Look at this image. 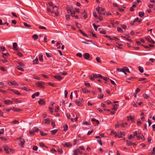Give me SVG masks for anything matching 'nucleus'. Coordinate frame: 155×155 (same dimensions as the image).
Here are the masks:
<instances>
[{
    "label": "nucleus",
    "instance_id": "nucleus-24",
    "mask_svg": "<svg viewBox=\"0 0 155 155\" xmlns=\"http://www.w3.org/2000/svg\"><path fill=\"white\" fill-rule=\"evenodd\" d=\"M121 37L122 38H125V39H126V40L130 41H132V40H131L130 38L129 37H127L125 36H121Z\"/></svg>",
    "mask_w": 155,
    "mask_h": 155
},
{
    "label": "nucleus",
    "instance_id": "nucleus-50",
    "mask_svg": "<svg viewBox=\"0 0 155 155\" xmlns=\"http://www.w3.org/2000/svg\"><path fill=\"white\" fill-rule=\"evenodd\" d=\"M39 28L41 29H46V27L44 26H43L41 25H40L38 27Z\"/></svg>",
    "mask_w": 155,
    "mask_h": 155
},
{
    "label": "nucleus",
    "instance_id": "nucleus-21",
    "mask_svg": "<svg viewBox=\"0 0 155 155\" xmlns=\"http://www.w3.org/2000/svg\"><path fill=\"white\" fill-rule=\"evenodd\" d=\"M139 16L142 18L143 17L144 15V13L143 12H139L138 13Z\"/></svg>",
    "mask_w": 155,
    "mask_h": 155
},
{
    "label": "nucleus",
    "instance_id": "nucleus-20",
    "mask_svg": "<svg viewBox=\"0 0 155 155\" xmlns=\"http://www.w3.org/2000/svg\"><path fill=\"white\" fill-rule=\"evenodd\" d=\"M43 54L42 53H40L39 55V60L40 61H43Z\"/></svg>",
    "mask_w": 155,
    "mask_h": 155
},
{
    "label": "nucleus",
    "instance_id": "nucleus-45",
    "mask_svg": "<svg viewBox=\"0 0 155 155\" xmlns=\"http://www.w3.org/2000/svg\"><path fill=\"white\" fill-rule=\"evenodd\" d=\"M34 132L33 131V130H30L29 131V133H30V134L31 135H34Z\"/></svg>",
    "mask_w": 155,
    "mask_h": 155
},
{
    "label": "nucleus",
    "instance_id": "nucleus-53",
    "mask_svg": "<svg viewBox=\"0 0 155 155\" xmlns=\"http://www.w3.org/2000/svg\"><path fill=\"white\" fill-rule=\"evenodd\" d=\"M100 8L99 7H98V8H97L96 9V10L97 11L98 13L99 14H101V12L100 11Z\"/></svg>",
    "mask_w": 155,
    "mask_h": 155
},
{
    "label": "nucleus",
    "instance_id": "nucleus-8",
    "mask_svg": "<svg viewBox=\"0 0 155 155\" xmlns=\"http://www.w3.org/2000/svg\"><path fill=\"white\" fill-rule=\"evenodd\" d=\"M9 83L11 84V85H12L16 86H18V84L15 81H11L9 82Z\"/></svg>",
    "mask_w": 155,
    "mask_h": 155
},
{
    "label": "nucleus",
    "instance_id": "nucleus-48",
    "mask_svg": "<svg viewBox=\"0 0 155 155\" xmlns=\"http://www.w3.org/2000/svg\"><path fill=\"white\" fill-rule=\"evenodd\" d=\"M2 54V57L4 58H5L4 56H9V54L8 53H3Z\"/></svg>",
    "mask_w": 155,
    "mask_h": 155
},
{
    "label": "nucleus",
    "instance_id": "nucleus-39",
    "mask_svg": "<svg viewBox=\"0 0 155 155\" xmlns=\"http://www.w3.org/2000/svg\"><path fill=\"white\" fill-rule=\"evenodd\" d=\"M75 103H76V104L77 105L81 106L82 105V104L81 103L80 101H75Z\"/></svg>",
    "mask_w": 155,
    "mask_h": 155
},
{
    "label": "nucleus",
    "instance_id": "nucleus-26",
    "mask_svg": "<svg viewBox=\"0 0 155 155\" xmlns=\"http://www.w3.org/2000/svg\"><path fill=\"white\" fill-rule=\"evenodd\" d=\"M79 31L84 36L86 37H87V35L84 33L82 30L81 29L79 30Z\"/></svg>",
    "mask_w": 155,
    "mask_h": 155
},
{
    "label": "nucleus",
    "instance_id": "nucleus-1",
    "mask_svg": "<svg viewBox=\"0 0 155 155\" xmlns=\"http://www.w3.org/2000/svg\"><path fill=\"white\" fill-rule=\"evenodd\" d=\"M35 84H36V86L38 87L41 88H43L44 87V85L45 84V83L43 82H39L38 81H36Z\"/></svg>",
    "mask_w": 155,
    "mask_h": 155
},
{
    "label": "nucleus",
    "instance_id": "nucleus-43",
    "mask_svg": "<svg viewBox=\"0 0 155 155\" xmlns=\"http://www.w3.org/2000/svg\"><path fill=\"white\" fill-rule=\"evenodd\" d=\"M23 24L25 26L27 27V28H29L31 27V25H30L28 24L25 22H24Z\"/></svg>",
    "mask_w": 155,
    "mask_h": 155
},
{
    "label": "nucleus",
    "instance_id": "nucleus-56",
    "mask_svg": "<svg viewBox=\"0 0 155 155\" xmlns=\"http://www.w3.org/2000/svg\"><path fill=\"white\" fill-rule=\"evenodd\" d=\"M51 125L53 127H54L55 126V122L54 121H52L51 123Z\"/></svg>",
    "mask_w": 155,
    "mask_h": 155
},
{
    "label": "nucleus",
    "instance_id": "nucleus-63",
    "mask_svg": "<svg viewBox=\"0 0 155 155\" xmlns=\"http://www.w3.org/2000/svg\"><path fill=\"white\" fill-rule=\"evenodd\" d=\"M33 150L36 151L38 149V147L37 146H34L33 147Z\"/></svg>",
    "mask_w": 155,
    "mask_h": 155
},
{
    "label": "nucleus",
    "instance_id": "nucleus-35",
    "mask_svg": "<svg viewBox=\"0 0 155 155\" xmlns=\"http://www.w3.org/2000/svg\"><path fill=\"white\" fill-rule=\"evenodd\" d=\"M16 67L18 70H20V71H24V69L23 68H21V67H20L19 66H17Z\"/></svg>",
    "mask_w": 155,
    "mask_h": 155
},
{
    "label": "nucleus",
    "instance_id": "nucleus-3",
    "mask_svg": "<svg viewBox=\"0 0 155 155\" xmlns=\"http://www.w3.org/2000/svg\"><path fill=\"white\" fill-rule=\"evenodd\" d=\"M50 121L49 119H45L42 122L41 124H50Z\"/></svg>",
    "mask_w": 155,
    "mask_h": 155
},
{
    "label": "nucleus",
    "instance_id": "nucleus-44",
    "mask_svg": "<svg viewBox=\"0 0 155 155\" xmlns=\"http://www.w3.org/2000/svg\"><path fill=\"white\" fill-rule=\"evenodd\" d=\"M73 155H77L78 152V151H77V149H76L74 150L73 151Z\"/></svg>",
    "mask_w": 155,
    "mask_h": 155
},
{
    "label": "nucleus",
    "instance_id": "nucleus-32",
    "mask_svg": "<svg viewBox=\"0 0 155 155\" xmlns=\"http://www.w3.org/2000/svg\"><path fill=\"white\" fill-rule=\"evenodd\" d=\"M12 123L13 124H19V121L16 120L13 121Z\"/></svg>",
    "mask_w": 155,
    "mask_h": 155
},
{
    "label": "nucleus",
    "instance_id": "nucleus-9",
    "mask_svg": "<svg viewBox=\"0 0 155 155\" xmlns=\"http://www.w3.org/2000/svg\"><path fill=\"white\" fill-rule=\"evenodd\" d=\"M11 91H12L13 92H14L15 94L18 95H21V94L19 92L17 91L16 90H14V89H11Z\"/></svg>",
    "mask_w": 155,
    "mask_h": 155
},
{
    "label": "nucleus",
    "instance_id": "nucleus-38",
    "mask_svg": "<svg viewBox=\"0 0 155 155\" xmlns=\"http://www.w3.org/2000/svg\"><path fill=\"white\" fill-rule=\"evenodd\" d=\"M61 44V42H58L56 44V46L57 47V48L58 49H60V45Z\"/></svg>",
    "mask_w": 155,
    "mask_h": 155
},
{
    "label": "nucleus",
    "instance_id": "nucleus-58",
    "mask_svg": "<svg viewBox=\"0 0 155 155\" xmlns=\"http://www.w3.org/2000/svg\"><path fill=\"white\" fill-rule=\"evenodd\" d=\"M49 110L50 111L51 114H52L53 112V109L51 107H49Z\"/></svg>",
    "mask_w": 155,
    "mask_h": 155
},
{
    "label": "nucleus",
    "instance_id": "nucleus-15",
    "mask_svg": "<svg viewBox=\"0 0 155 155\" xmlns=\"http://www.w3.org/2000/svg\"><path fill=\"white\" fill-rule=\"evenodd\" d=\"M82 91L84 93H87L89 92V91L86 88L82 89Z\"/></svg>",
    "mask_w": 155,
    "mask_h": 155
},
{
    "label": "nucleus",
    "instance_id": "nucleus-57",
    "mask_svg": "<svg viewBox=\"0 0 155 155\" xmlns=\"http://www.w3.org/2000/svg\"><path fill=\"white\" fill-rule=\"evenodd\" d=\"M68 94V92L67 90H65L64 91V96L65 97H67Z\"/></svg>",
    "mask_w": 155,
    "mask_h": 155
},
{
    "label": "nucleus",
    "instance_id": "nucleus-30",
    "mask_svg": "<svg viewBox=\"0 0 155 155\" xmlns=\"http://www.w3.org/2000/svg\"><path fill=\"white\" fill-rule=\"evenodd\" d=\"M32 130L34 132H37L39 131L38 128L35 127H34Z\"/></svg>",
    "mask_w": 155,
    "mask_h": 155
},
{
    "label": "nucleus",
    "instance_id": "nucleus-2",
    "mask_svg": "<svg viewBox=\"0 0 155 155\" xmlns=\"http://www.w3.org/2000/svg\"><path fill=\"white\" fill-rule=\"evenodd\" d=\"M62 145L64 147H69L72 146L70 142H64L62 143Z\"/></svg>",
    "mask_w": 155,
    "mask_h": 155
},
{
    "label": "nucleus",
    "instance_id": "nucleus-33",
    "mask_svg": "<svg viewBox=\"0 0 155 155\" xmlns=\"http://www.w3.org/2000/svg\"><path fill=\"white\" fill-rule=\"evenodd\" d=\"M40 134L42 136H45L47 135V134L43 132V131H40Z\"/></svg>",
    "mask_w": 155,
    "mask_h": 155
},
{
    "label": "nucleus",
    "instance_id": "nucleus-62",
    "mask_svg": "<svg viewBox=\"0 0 155 155\" xmlns=\"http://www.w3.org/2000/svg\"><path fill=\"white\" fill-rule=\"evenodd\" d=\"M93 74H91L90 76H89V78L91 80V81H93L94 80L93 78Z\"/></svg>",
    "mask_w": 155,
    "mask_h": 155
},
{
    "label": "nucleus",
    "instance_id": "nucleus-14",
    "mask_svg": "<svg viewBox=\"0 0 155 155\" xmlns=\"http://www.w3.org/2000/svg\"><path fill=\"white\" fill-rule=\"evenodd\" d=\"M12 100L13 101H14L16 103H21V101L20 100H18L17 99H15L14 98H12Z\"/></svg>",
    "mask_w": 155,
    "mask_h": 155
},
{
    "label": "nucleus",
    "instance_id": "nucleus-59",
    "mask_svg": "<svg viewBox=\"0 0 155 155\" xmlns=\"http://www.w3.org/2000/svg\"><path fill=\"white\" fill-rule=\"evenodd\" d=\"M85 85L87 87H90V85L89 83H85Z\"/></svg>",
    "mask_w": 155,
    "mask_h": 155
},
{
    "label": "nucleus",
    "instance_id": "nucleus-47",
    "mask_svg": "<svg viewBox=\"0 0 155 155\" xmlns=\"http://www.w3.org/2000/svg\"><path fill=\"white\" fill-rule=\"evenodd\" d=\"M143 97L144 98H145V99H147L149 97V96H148V95L146 94H143Z\"/></svg>",
    "mask_w": 155,
    "mask_h": 155
},
{
    "label": "nucleus",
    "instance_id": "nucleus-22",
    "mask_svg": "<svg viewBox=\"0 0 155 155\" xmlns=\"http://www.w3.org/2000/svg\"><path fill=\"white\" fill-rule=\"evenodd\" d=\"M63 127L64 128V130L65 131H66L68 129V126L67 124H65L63 126Z\"/></svg>",
    "mask_w": 155,
    "mask_h": 155
},
{
    "label": "nucleus",
    "instance_id": "nucleus-55",
    "mask_svg": "<svg viewBox=\"0 0 155 155\" xmlns=\"http://www.w3.org/2000/svg\"><path fill=\"white\" fill-rule=\"evenodd\" d=\"M119 40V39L116 37H113L112 40H115V41H117Z\"/></svg>",
    "mask_w": 155,
    "mask_h": 155
},
{
    "label": "nucleus",
    "instance_id": "nucleus-6",
    "mask_svg": "<svg viewBox=\"0 0 155 155\" xmlns=\"http://www.w3.org/2000/svg\"><path fill=\"white\" fill-rule=\"evenodd\" d=\"M127 119L128 120H131L132 122H134L135 121V118L134 117H132L131 116H129L127 117Z\"/></svg>",
    "mask_w": 155,
    "mask_h": 155
},
{
    "label": "nucleus",
    "instance_id": "nucleus-54",
    "mask_svg": "<svg viewBox=\"0 0 155 155\" xmlns=\"http://www.w3.org/2000/svg\"><path fill=\"white\" fill-rule=\"evenodd\" d=\"M132 104L135 107H137V105L135 104V102L134 101H132Z\"/></svg>",
    "mask_w": 155,
    "mask_h": 155
},
{
    "label": "nucleus",
    "instance_id": "nucleus-23",
    "mask_svg": "<svg viewBox=\"0 0 155 155\" xmlns=\"http://www.w3.org/2000/svg\"><path fill=\"white\" fill-rule=\"evenodd\" d=\"M32 38L35 40H37L38 38V36L37 34H34L32 36Z\"/></svg>",
    "mask_w": 155,
    "mask_h": 155
},
{
    "label": "nucleus",
    "instance_id": "nucleus-60",
    "mask_svg": "<svg viewBox=\"0 0 155 155\" xmlns=\"http://www.w3.org/2000/svg\"><path fill=\"white\" fill-rule=\"evenodd\" d=\"M93 77L94 78H98V75L95 74H93Z\"/></svg>",
    "mask_w": 155,
    "mask_h": 155
},
{
    "label": "nucleus",
    "instance_id": "nucleus-16",
    "mask_svg": "<svg viewBox=\"0 0 155 155\" xmlns=\"http://www.w3.org/2000/svg\"><path fill=\"white\" fill-rule=\"evenodd\" d=\"M38 103L40 105H44L45 104V102L43 100L41 99L38 102Z\"/></svg>",
    "mask_w": 155,
    "mask_h": 155
},
{
    "label": "nucleus",
    "instance_id": "nucleus-13",
    "mask_svg": "<svg viewBox=\"0 0 155 155\" xmlns=\"http://www.w3.org/2000/svg\"><path fill=\"white\" fill-rule=\"evenodd\" d=\"M11 110L16 112H19L21 110V109L18 108H15L14 107H13L11 109Z\"/></svg>",
    "mask_w": 155,
    "mask_h": 155
},
{
    "label": "nucleus",
    "instance_id": "nucleus-12",
    "mask_svg": "<svg viewBox=\"0 0 155 155\" xmlns=\"http://www.w3.org/2000/svg\"><path fill=\"white\" fill-rule=\"evenodd\" d=\"M39 95V92H37L32 95L31 96L32 98L34 99L35 97V96L37 97Z\"/></svg>",
    "mask_w": 155,
    "mask_h": 155
},
{
    "label": "nucleus",
    "instance_id": "nucleus-42",
    "mask_svg": "<svg viewBox=\"0 0 155 155\" xmlns=\"http://www.w3.org/2000/svg\"><path fill=\"white\" fill-rule=\"evenodd\" d=\"M0 51H4L5 50V49L4 47L2 46L0 47Z\"/></svg>",
    "mask_w": 155,
    "mask_h": 155
},
{
    "label": "nucleus",
    "instance_id": "nucleus-49",
    "mask_svg": "<svg viewBox=\"0 0 155 155\" xmlns=\"http://www.w3.org/2000/svg\"><path fill=\"white\" fill-rule=\"evenodd\" d=\"M96 60L98 62L100 63L101 62L100 58L99 57H96Z\"/></svg>",
    "mask_w": 155,
    "mask_h": 155
},
{
    "label": "nucleus",
    "instance_id": "nucleus-64",
    "mask_svg": "<svg viewBox=\"0 0 155 155\" xmlns=\"http://www.w3.org/2000/svg\"><path fill=\"white\" fill-rule=\"evenodd\" d=\"M17 54L18 56L19 57H21L23 56V54L22 53L20 52H18L17 53Z\"/></svg>",
    "mask_w": 155,
    "mask_h": 155
},
{
    "label": "nucleus",
    "instance_id": "nucleus-11",
    "mask_svg": "<svg viewBox=\"0 0 155 155\" xmlns=\"http://www.w3.org/2000/svg\"><path fill=\"white\" fill-rule=\"evenodd\" d=\"M84 57L85 59L88 60L89 58V54L88 53H86L84 55Z\"/></svg>",
    "mask_w": 155,
    "mask_h": 155
},
{
    "label": "nucleus",
    "instance_id": "nucleus-61",
    "mask_svg": "<svg viewBox=\"0 0 155 155\" xmlns=\"http://www.w3.org/2000/svg\"><path fill=\"white\" fill-rule=\"evenodd\" d=\"M93 130H91V131H89L87 133V135H89L91 134L92 133H93Z\"/></svg>",
    "mask_w": 155,
    "mask_h": 155
},
{
    "label": "nucleus",
    "instance_id": "nucleus-29",
    "mask_svg": "<svg viewBox=\"0 0 155 155\" xmlns=\"http://www.w3.org/2000/svg\"><path fill=\"white\" fill-rule=\"evenodd\" d=\"M126 142L127 143V144L128 146H130L132 145V141H129L128 140H126Z\"/></svg>",
    "mask_w": 155,
    "mask_h": 155
},
{
    "label": "nucleus",
    "instance_id": "nucleus-28",
    "mask_svg": "<svg viewBox=\"0 0 155 155\" xmlns=\"http://www.w3.org/2000/svg\"><path fill=\"white\" fill-rule=\"evenodd\" d=\"M38 58L36 57L35 60L33 61V64H38Z\"/></svg>",
    "mask_w": 155,
    "mask_h": 155
},
{
    "label": "nucleus",
    "instance_id": "nucleus-27",
    "mask_svg": "<svg viewBox=\"0 0 155 155\" xmlns=\"http://www.w3.org/2000/svg\"><path fill=\"white\" fill-rule=\"evenodd\" d=\"M104 97V94L101 93H100V94L98 95V98L100 99H102Z\"/></svg>",
    "mask_w": 155,
    "mask_h": 155
},
{
    "label": "nucleus",
    "instance_id": "nucleus-10",
    "mask_svg": "<svg viewBox=\"0 0 155 155\" xmlns=\"http://www.w3.org/2000/svg\"><path fill=\"white\" fill-rule=\"evenodd\" d=\"M54 77L58 81H61L62 79V78L61 77L60 75L58 76H54Z\"/></svg>",
    "mask_w": 155,
    "mask_h": 155
},
{
    "label": "nucleus",
    "instance_id": "nucleus-31",
    "mask_svg": "<svg viewBox=\"0 0 155 155\" xmlns=\"http://www.w3.org/2000/svg\"><path fill=\"white\" fill-rule=\"evenodd\" d=\"M70 12L71 13V16L74 17L75 14V11L74 10H70Z\"/></svg>",
    "mask_w": 155,
    "mask_h": 155
},
{
    "label": "nucleus",
    "instance_id": "nucleus-25",
    "mask_svg": "<svg viewBox=\"0 0 155 155\" xmlns=\"http://www.w3.org/2000/svg\"><path fill=\"white\" fill-rule=\"evenodd\" d=\"M138 69L139 71L140 72L143 73V68L142 67L140 66L138 67Z\"/></svg>",
    "mask_w": 155,
    "mask_h": 155
},
{
    "label": "nucleus",
    "instance_id": "nucleus-36",
    "mask_svg": "<svg viewBox=\"0 0 155 155\" xmlns=\"http://www.w3.org/2000/svg\"><path fill=\"white\" fill-rule=\"evenodd\" d=\"M39 145L41 147H47V146H45L44 144L42 142H40L39 143Z\"/></svg>",
    "mask_w": 155,
    "mask_h": 155
},
{
    "label": "nucleus",
    "instance_id": "nucleus-34",
    "mask_svg": "<svg viewBox=\"0 0 155 155\" xmlns=\"http://www.w3.org/2000/svg\"><path fill=\"white\" fill-rule=\"evenodd\" d=\"M4 150L7 153H9L8 151V147H5L4 148Z\"/></svg>",
    "mask_w": 155,
    "mask_h": 155
},
{
    "label": "nucleus",
    "instance_id": "nucleus-46",
    "mask_svg": "<svg viewBox=\"0 0 155 155\" xmlns=\"http://www.w3.org/2000/svg\"><path fill=\"white\" fill-rule=\"evenodd\" d=\"M93 26L94 29L96 31H97L98 27L96 25H95L94 24H93Z\"/></svg>",
    "mask_w": 155,
    "mask_h": 155
},
{
    "label": "nucleus",
    "instance_id": "nucleus-40",
    "mask_svg": "<svg viewBox=\"0 0 155 155\" xmlns=\"http://www.w3.org/2000/svg\"><path fill=\"white\" fill-rule=\"evenodd\" d=\"M21 89H22V90H25V91H28L29 90V89H28V88H27L26 87H23Z\"/></svg>",
    "mask_w": 155,
    "mask_h": 155
},
{
    "label": "nucleus",
    "instance_id": "nucleus-5",
    "mask_svg": "<svg viewBox=\"0 0 155 155\" xmlns=\"http://www.w3.org/2000/svg\"><path fill=\"white\" fill-rule=\"evenodd\" d=\"M4 102L5 104L6 105H9L10 104H13V102L9 100H4Z\"/></svg>",
    "mask_w": 155,
    "mask_h": 155
},
{
    "label": "nucleus",
    "instance_id": "nucleus-51",
    "mask_svg": "<svg viewBox=\"0 0 155 155\" xmlns=\"http://www.w3.org/2000/svg\"><path fill=\"white\" fill-rule=\"evenodd\" d=\"M79 140L78 139H74V145H75L76 144L77 142Z\"/></svg>",
    "mask_w": 155,
    "mask_h": 155
},
{
    "label": "nucleus",
    "instance_id": "nucleus-37",
    "mask_svg": "<svg viewBox=\"0 0 155 155\" xmlns=\"http://www.w3.org/2000/svg\"><path fill=\"white\" fill-rule=\"evenodd\" d=\"M100 33L103 34H106V31L104 30H102L100 31Z\"/></svg>",
    "mask_w": 155,
    "mask_h": 155
},
{
    "label": "nucleus",
    "instance_id": "nucleus-18",
    "mask_svg": "<svg viewBox=\"0 0 155 155\" xmlns=\"http://www.w3.org/2000/svg\"><path fill=\"white\" fill-rule=\"evenodd\" d=\"M58 131V130L57 129H54L51 131V134L54 135L57 133Z\"/></svg>",
    "mask_w": 155,
    "mask_h": 155
},
{
    "label": "nucleus",
    "instance_id": "nucleus-7",
    "mask_svg": "<svg viewBox=\"0 0 155 155\" xmlns=\"http://www.w3.org/2000/svg\"><path fill=\"white\" fill-rule=\"evenodd\" d=\"M13 49L15 51H17L18 50L17 48V44L15 42H14L13 44Z\"/></svg>",
    "mask_w": 155,
    "mask_h": 155
},
{
    "label": "nucleus",
    "instance_id": "nucleus-41",
    "mask_svg": "<svg viewBox=\"0 0 155 155\" xmlns=\"http://www.w3.org/2000/svg\"><path fill=\"white\" fill-rule=\"evenodd\" d=\"M117 30L118 32H120L121 33H122L123 32L122 30L120 27H117Z\"/></svg>",
    "mask_w": 155,
    "mask_h": 155
},
{
    "label": "nucleus",
    "instance_id": "nucleus-17",
    "mask_svg": "<svg viewBox=\"0 0 155 155\" xmlns=\"http://www.w3.org/2000/svg\"><path fill=\"white\" fill-rule=\"evenodd\" d=\"M118 105L117 104H114L113 105V107L112 108V110H117V106Z\"/></svg>",
    "mask_w": 155,
    "mask_h": 155
},
{
    "label": "nucleus",
    "instance_id": "nucleus-4",
    "mask_svg": "<svg viewBox=\"0 0 155 155\" xmlns=\"http://www.w3.org/2000/svg\"><path fill=\"white\" fill-rule=\"evenodd\" d=\"M25 142V140L23 139H21L20 141L19 145L21 147H24V145Z\"/></svg>",
    "mask_w": 155,
    "mask_h": 155
},
{
    "label": "nucleus",
    "instance_id": "nucleus-52",
    "mask_svg": "<svg viewBox=\"0 0 155 155\" xmlns=\"http://www.w3.org/2000/svg\"><path fill=\"white\" fill-rule=\"evenodd\" d=\"M76 55L80 58H81L82 57V54L81 53H78Z\"/></svg>",
    "mask_w": 155,
    "mask_h": 155
},
{
    "label": "nucleus",
    "instance_id": "nucleus-19",
    "mask_svg": "<svg viewBox=\"0 0 155 155\" xmlns=\"http://www.w3.org/2000/svg\"><path fill=\"white\" fill-rule=\"evenodd\" d=\"M122 70L124 71H127L128 72H130V71L129 69L126 67H124L122 69Z\"/></svg>",
    "mask_w": 155,
    "mask_h": 155
}]
</instances>
